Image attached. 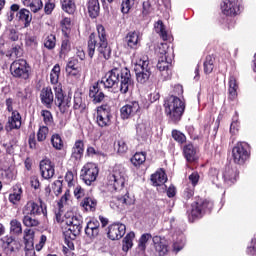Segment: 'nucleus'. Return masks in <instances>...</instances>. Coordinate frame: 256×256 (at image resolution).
I'll return each mask as SVG.
<instances>
[{
	"mask_svg": "<svg viewBox=\"0 0 256 256\" xmlns=\"http://www.w3.org/2000/svg\"><path fill=\"white\" fill-rule=\"evenodd\" d=\"M125 42L130 49H137V45H139V32H129L125 37Z\"/></svg>",
	"mask_w": 256,
	"mask_h": 256,
	"instance_id": "nucleus-30",
	"label": "nucleus"
},
{
	"mask_svg": "<svg viewBox=\"0 0 256 256\" xmlns=\"http://www.w3.org/2000/svg\"><path fill=\"white\" fill-rule=\"evenodd\" d=\"M55 105L59 107L61 113H67V109L71 107V98H65L61 87L54 88Z\"/></svg>",
	"mask_w": 256,
	"mask_h": 256,
	"instance_id": "nucleus-13",
	"label": "nucleus"
},
{
	"mask_svg": "<svg viewBox=\"0 0 256 256\" xmlns=\"http://www.w3.org/2000/svg\"><path fill=\"white\" fill-rule=\"evenodd\" d=\"M183 155L188 163H195V161L199 159V156L197 155V148H195L191 143L184 145Z\"/></svg>",
	"mask_w": 256,
	"mask_h": 256,
	"instance_id": "nucleus-20",
	"label": "nucleus"
},
{
	"mask_svg": "<svg viewBox=\"0 0 256 256\" xmlns=\"http://www.w3.org/2000/svg\"><path fill=\"white\" fill-rule=\"evenodd\" d=\"M146 159L145 152H136L130 161L134 167H139L140 165H143V162L146 161Z\"/></svg>",
	"mask_w": 256,
	"mask_h": 256,
	"instance_id": "nucleus-36",
	"label": "nucleus"
},
{
	"mask_svg": "<svg viewBox=\"0 0 256 256\" xmlns=\"http://www.w3.org/2000/svg\"><path fill=\"white\" fill-rule=\"evenodd\" d=\"M79 61L75 58H72L66 66V73H73V70L79 69Z\"/></svg>",
	"mask_w": 256,
	"mask_h": 256,
	"instance_id": "nucleus-48",
	"label": "nucleus"
},
{
	"mask_svg": "<svg viewBox=\"0 0 256 256\" xmlns=\"http://www.w3.org/2000/svg\"><path fill=\"white\" fill-rule=\"evenodd\" d=\"M25 7H30L32 13H38L43 9V1L41 0H22Z\"/></svg>",
	"mask_w": 256,
	"mask_h": 256,
	"instance_id": "nucleus-32",
	"label": "nucleus"
},
{
	"mask_svg": "<svg viewBox=\"0 0 256 256\" xmlns=\"http://www.w3.org/2000/svg\"><path fill=\"white\" fill-rule=\"evenodd\" d=\"M40 99L44 105H51L53 103V90L50 87L43 88L40 93Z\"/></svg>",
	"mask_w": 256,
	"mask_h": 256,
	"instance_id": "nucleus-31",
	"label": "nucleus"
},
{
	"mask_svg": "<svg viewBox=\"0 0 256 256\" xmlns=\"http://www.w3.org/2000/svg\"><path fill=\"white\" fill-rule=\"evenodd\" d=\"M61 73V67L59 64H56L50 74V81L53 85L59 83V74Z\"/></svg>",
	"mask_w": 256,
	"mask_h": 256,
	"instance_id": "nucleus-42",
	"label": "nucleus"
},
{
	"mask_svg": "<svg viewBox=\"0 0 256 256\" xmlns=\"http://www.w3.org/2000/svg\"><path fill=\"white\" fill-rule=\"evenodd\" d=\"M97 123L99 127H109L111 124V114H109V112L106 110L98 112Z\"/></svg>",
	"mask_w": 256,
	"mask_h": 256,
	"instance_id": "nucleus-29",
	"label": "nucleus"
},
{
	"mask_svg": "<svg viewBox=\"0 0 256 256\" xmlns=\"http://www.w3.org/2000/svg\"><path fill=\"white\" fill-rule=\"evenodd\" d=\"M165 114L172 123H179L185 113V102L177 96H169L164 102Z\"/></svg>",
	"mask_w": 256,
	"mask_h": 256,
	"instance_id": "nucleus-4",
	"label": "nucleus"
},
{
	"mask_svg": "<svg viewBox=\"0 0 256 256\" xmlns=\"http://www.w3.org/2000/svg\"><path fill=\"white\" fill-rule=\"evenodd\" d=\"M22 213L23 215H32L33 217H37V215L45 213V211H43V207L39 206V204L35 202H28L24 206Z\"/></svg>",
	"mask_w": 256,
	"mask_h": 256,
	"instance_id": "nucleus-22",
	"label": "nucleus"
},
{
	"mask_svg": "<svg viewBox=\"0 0 256 256\" xmlns=\"http://www.w3.org/2000/svg\"><path fill=\"white\" fill-rule=\"evenodd\" d=\"M118 205H133V199L129 197V194L117 197Z\"/></svg>",
	"mask_w": 256,
	"mask_h": 256,
	"instance_id": "nucleus-50",
	"label": "nucleus"
},
{
	"mask_svg": "<svg viewBox=\"0 0 256 256\" xmlns=\"http://www.w3.org/2000/svg\"><path fill=\"white\" fill-rule=\"evenodd\" d=\"M5 249H8L10 253H15L21 249V242L15 239L13 236H6L4 238Z\"/></svg>",
	"mask_w": 256,
	"mask_h": 256,
	"instance_id": "nucleus-23",
	"label": "nucleus"
},
{
	"mask_svg": "<svg viewBox=\"0 0 256 256\" xmlns=\"http://www.w3.org/2000/svg\"><path fill=\"white\" fill-rule=\"evenodd\" d=\"M6 107L9 113H12L11 117H8V122L5 125L7 133L13 131V129H21V114L17 110H13V99H6Z\"/></svg>",
	"mask_w": 256,
	"mask_h": 256,
	"instance_id": "nucleus-6",
	"label": "nucleus"
},
{
	"mask_svg": "<svg viewBox=\"0 0 256 256\" xmlns=\"http://www.w3.org/2000/svg\"><path fill=\"white\" fill-rule=\"evenodd\" d=\"M151 181L155 187H159V185L167 183V174H165V170L159 169L154 174H152Z\"/></svg>",
	"mask_w": 256,
	"mask_h": 256,
	"instance_id": "nucleus-25",
	"label": "nucleus"
},
{
	"mask_svg": "<svg viewBox=\"0 0 256 256\" xmlns=\"http://www.w3.org/2000/svg\"><path fill=\"white\" fill-rule=\"evenodd\" d=\"M142 7V15L144 17H147V15H149L153 11V8L151 7V2L149 1L143 2Z\"/></svg>",
	"mask_w": 256,
	"mask_h": 256,
	"instance_id": "nucleus-55",
	"label": "nucleus"
},
{
	"mask_svg": "<svg viewBox=\"0 0 256 256\" xmlns=\"http://www.w3.org/2000/svg\"><path fill=\"white\" fill-rule=\"evenodd\" d=\"M104 89H113L115 85L120 84V93L123 95L129 93V87L133 85L131 71L127 67H123L119 63H114L110 71L102 78Z\"/></svg>",
	"mask_w": 256,
	"mask_h": 256,
	"instance_id": "nucleus-1",
	"label": "nucleus"
},
{
	"mask_svg": "<svg viewBox=\"0 0 256 256\" xmlns=\"http://www.w3.org/2000/svg\"><path fill=\"white\" fill-rule=\"evenodd\" d=\"M63 222L68 227L63 232L64 243L67 245L68 249L73 251L75 249L73 242L81 235V231H83V219L81 216H71V214L67 213Z\"/></svg>",
	"mask_w": 256,
	"mask_h": 256,
	"instance_id": "nucleus-3",
	"label": "nucleus"
},
{
	"mask_svg": "<svg viewBox=\"0 0 256 256\" xmlns=\"http://www.w3.org/2000/svg\"><path fill=\"white\" fill-rule=\"evenodd\" d=\"M29 251H33V240H29L26 238L25 240V253L29 255Z\"/></svg>",
	"mask_w": 256,
	"mask_h": 256,
	"instance_id": "nucleus-63",
	"label": "nucleus"
},
{
	"mask_svg": "<svg viewBox=\"0 0 256 256\" xmlns=\"http://www.w3.org/2000/svg\"><path fill=\"white\" fill-rule=\"evenodd\" d=\"M51 143L54 149H57V151H61V149H63V140L59 134L52 135Z\"/></svg>",
	"mask_w": 256,
	"mask_h": 256,
	"instance_id": "nucleus-43",
	"label": "nucleus"
},
{
	"mask_svg": "<svg viewBox=\"0 0 256 256\" xmlns=\"http://www.w3.org/2000/svg\"><path fill=\"white\" fill-rule=\"evenodd\" d=\"M25 43L28 47L37 45V37L27 34L25 37Z\"/></svg>",
	"mask_w": 256,
	"mask_h": 256,
	"instance_id": "nucleus-57",
	"label": "nucleus"
},
{
	"mask_svg": "<svg viewBox=\"0 0 256 256\" xmlns=\"http://www.w3.org/2000/svg\"><path fill=\"white\" fill-rule=\"evenodd\" d=\"M232 157L234 163L237 165H243L245 161L249 159V151H247V144L245 143H238L232 149Z\"/></svg>",
	"mask_w": 256,
	"mask_h": 256,
	"instance_id": "nucleus-11",
	"label": "nucleus"
},
{
	"mask_svg": "<svg viewBox=\"0 0 256 256\" xmlns=\"http://www.w3.org/2000/svg\"><path fill=\"white\" fill-rule=\"evenodd\" d=\"M134 71L136 73L138 83H147V81H149V77H151V66L149 65V60H140V62L135 65Z\"/></svg>",
	"mask_w": 256,
	"mask_h": 256,
	"instance_id": "nucleus-9",
	"label": "nucleus"
},
{
	"mask_svg": "<svg viewBox=\"0 0 256 256\" xmlns=\"http://www.w3.org/2000/svg\"><path fill=\"white\" fill-rule=\"evenodd\" d=\"M44 47H46V49H54L55 48V35L51 34L46 38Z\"/></svg>",
	"mask_w": 256,
	"mask_h": 256,
	"instance_id": "nucleus-54",
	"label": "nucleus"
},
{
	"mask_svg": "<svg viewBox=\"0 0 256 256\" xmlns=\"http://www.w3.org/2000/svg\"><path fill=\"white\" fill-rule=\"evenodd\" d=\"M101 224L99 221H89L85 227V235L89 239H97L99 237V227Z\"/></svg>",
	"mask_w": 256,
	"mask_h": 256,
	"instance_id": "nucleus-21",
	"label": "nucleus"
},
{
	"mask_svg": "<svg viewBox=\"0 0 256 256\" xmlns=\"http://www.w3.org/2000/svg\"><path fill=\"white\" fill-rule=\"evenodd\" d=\"M155 29H156V32L159 33L163 41H167V39H169V36L167 35V31L165 30V25L163 24V21L159 20L155 25Z\"/></svg>",
	"mask_w": 256,
	"mask_h": 256,
	"instance_id": "nucleus-40",
	"label": "nucleus"
},
{
	"mask_svg": "<svg viewBox=\"0 0 256 256\" xmlns=\"http://www.w3.org/2000/svg\"><path fill=\"white\" fill-rule=\"evenodd\" d=\"M101 87H103V80L90 87L89 97L93 99V103H101L105 99V93H103Z\"/></svg>",
	"mask_w": 256,
	"mask_h": 256,
	"instance_id": "nucleus-18",
	"label": "nucleus"
},
{
	"mask_svg": "<svg viewBox=\"0 0 256 256\" xmlns=\"http://www.w3.org/2000/svg\"><path fill=\"white\" fill-rule=\"evenodd\" d=\"M98 35L95 33L90 34L88 40V56L93 59L95 49H97L100 57L109 59L111 57V47L107 42V34H105V27L100 25L97 27Z\"/></svg>",
	"mask_w": 256,
	"mask_h": 256,
	"instance_id": "nucleus-2",
	"label": "nucleus"
},
{
	"mask_svg": "<svg viewBox=\"0 0 256 256\" xmlns=\"http://www.w3.org/2000/svg\"><path fill=\"white\" fill-rule=\"evenodd\" d=\"M14 57H21V55H23V50L21 49V46L19 45H12V51L10 56Z\"/></svg>",
	"mask_w": 256,
	"mask_h": 256,
	"instance_id": "nucleus-60",
	"label": "nucleus"
},
{
	"mask_svg": "<svg viewBox=\"0 0 256 256\" xmlns=\"http://www.w3.org/2000/svg\"><path fill=\"white\" fill-rule=\"evenodd\" d=\"M81 207H83L85 211H95L97 207V200L91 197H86L82 200Z\"/></svg>",
	"mask_w": 256,
	"mask_h": 256,
	"instance_id": "nucleus-35",
	"label": "nucleus"
},
{
	"mask_svg": "<svg viewBox=\"0 0 256 256\" xmlns=\"http://www.w3.org/2000/svg\"><path fill=\"white\" fill-rule=\"evenodd\" d=\"M9 40L10 41H19V35L17 34V30L10 29L9 30Z\"/></svg>",
	"mask_w": 256,
	"mask_h": 256,
	"instance_id": "nucleus-64",
	"label": "nucleus"
},
{
	"mask_svg": "<svg viewBox=\"0 0 256 256\" xmlns=\"http://www.w3.org/2000/svg\"><path fill=\"white\" fill-rule=\"evenodd\" d=\"M41 115L46 125H51V123H53V115L49 110H42Z\"/></svg>",
	"mask_w": 256,
	"mask_h": 256,
	"instance_id": "nucleus-51",
	"label": "nucleus"
},
{
	"mask_svg": "<svg viewBox=\"0 0 256 256\" xmlns=\"http://www.w3.org/2000/svg\"><path fill=\"white\" fill-rule=\"evenodd\" d=\"M167 49L169 46L167 43H162L159 45L158 53H159V60L157 63V69L160 72V75L163 77V81H167V79H171V63L167 61Z\"/></svg>",
	"mask_w": 256,
	"mask_h": 256,
	"instance_id": "nucleus-5",
	"label": "nucleus"
},
{
	"mask_svg": "<svg viewBox=\"0 0 256 256\" xmlns=\"http://www.w3.org/2000/svg\"><path fill=\"white\" fill-rule=\"evenodd\" d=\"M71 51V43L69 42V37H65L62 41L60 55H65Z\"/></svg>",
	"mask_w": 256,
	"mask_h": 256,
	"instance_id": "nucleus-49",
	"label": "nucleus"
},
{
	"mask_svg": "<svg viewBox=\"0 0 256 256\" xmlns=\"http://www.w3.org/2000/svg\"><path fill=\"white\" fill-rule=\"evenodd\" d=\"M40 173H41V177H43V179L49 180V179H53V177L55 176V164H53V162H51V160L49 159H44L40 162Z\"/></svg>",
	"mask_w": 256,
	"mask_h": 256,
	"instance_id": "nucleus-16",
	"label": "nucleus"
},
{
	"mask_svg": "<svg viewBox=\"0 0 256 256\" xmlns=\"http://www.w3.org/2000/svg\"><path fill=\"white\" fill-rule=\"evenodd\" d=\"M125 231H127L125 224L114 223L108 227V237L111 241H118L123 238Z\"/></svg>",
	"mask_w": 256,
	"mask_h": 256,
	"instance_id": "nucleus-14",
	"label": "nucleus"
},
{
	"mask_svg": "<svg viewBox=\"0 0 256 256\" xmlns=\"http://www.w3.org/2000/svg\"><path fill=\"white\" fill-rule=\"evenodd\" d=\"M223 177L225 182L228 183V185H233V183L237 181V177H239V173H237V170H233V168L227 166L223 173Z\"/></svg>",
	"mask_w": 256,
	"mask_h": 256,
	"instance_id": "nucleus-27",
	"label": "nucleus"
},
{
	"mask_svg": "<svg viewBox=\"0 0 256 256\" xmlns=\"http://www.w3.org/2000/svg\"><path fill=\"white\" fill-rule=\"evenodd\" d=\"M10 231L14 235H21V233H23V227L21 225V222H19L17 219L11 220Z\"/></svg>",
	"mask_w": 256,
	"mask_h": 256,
	"instance_id": "nucleus-38",
	"label": "nucleus"
},
{
	"mask_svg": "<svg viewBox=\"0 0 256 256\" xmlns=\"http://www.w3.org/2000/svg\"><path fill=\"white\" fill-rule=\"evenodd\" d=\"M213 63V57L207 56L206 61L204 62V73H206V75H208L209 73H213V69L215 67Z\"/></svg>",
	"mask_w": 256,
	"mask_h": 256,
	"instance_id": "nucleus-45",
	"label": "nucleus"
},
{
	"mask_svg": "<svg viewBox=\"0 0 256 256\" xmlns=\"http://www.w3.org/2000/svg\"><path fill=\"white\" fill-rule=\"evenodd\" d=\"M229 95L231 99H235L237 97V80L235 77L231 76L229 78Z\"/></svg>",
	"mask_w": 256,
	"mask_h": 256,
	"instance_id": "nucleus-39",
	"label": "nucleus"
},
{
	"mask_svg": "<svg viewBox=\"0 0 256 256\" xmlns=\"http://www.w3.org/2000/svg\"><path fill=\"white\" fill-rule=\"evenodd\" d=\"M152 241L158 256H165L169 253V246L167 245L165 239L161 238V236H154Z\"/></svg>",
	"mask_w": 256,
	"mask_h": 256,
	"instance_id": "nucleus-19",
	"label": "nucleus"
},
{
	"mask_svg": "<svg viewBox=\"0 0 256 256\" xmlns=\"http://www.w3.org/2000/svg\"><path fill=\"white\" fill-rule=\"evenodd\" d=\"M139 111H141V106H139V102L137 101H132L120 109L122 119H130V117H135Z\"/></svg>",
	"mask_w": 256,
	"mask_h": 256,
	"instance_id": "nucleus-15",
	"label": "nucleus"
},
{
	"mask_svg": "<svg viewBox=\"0 0 256 256\" xmlns=\"http://www.w3.org/2000/svg\"><path fill=\"white\" fill-rule=\"evenodd\" d=\"M16 17L19 21L24 23V27H29L31 25V21H33V16L31 12L25 8L19 10L16 14Z\"/></svg>",
	"mask_w": 256,
	"mask_h": 256,
	"instance_id": "nucleus-26",
	"label": "nucleus"
},
{
	"mask_svg": "<svg viewBox=\"0 0 256 256\" xmlns=\"http://www.w3.org/2000/svg\"><path fill=\"white\" fill-rule=\"evenodd\" d=\"M74 109H79L80 111H85L87 105L83 102V98H81V94L77 93L74 95Z\"/></svg>",
	"mask_w": 256,
	"mask_h": 256,
	"instance_id": "nucleus-41",
	"label": "nucleus"
},
{
	"mask_svg": "<svg viewBox=\"0 0 256 256\" xmlns=\"http://www.w3.org/2000/svg\"><path fill=\"white\" fill-rule=\"evenodd\" d=\"M85 144H83V141L81 140H77L75 142L74 147L72 148V159H75V161H79V159H81V157H83V153L85 151L84 149Z\"/></svg>",
	"mask_w": 256,
	"mask_h": 256,
	"instance_id": "nucleus-28",
	"label": "nucleus"
},
{
	"mask_svg": "<svg viewBox=\"0 0 256 256\" xmlns=\"http://www.w3.org/2000/svg\"><path fill=\"white\" fill-rule=\"evenodd\" d=\"M29 64L25 59H18L11 63L10 71L13 77L17 79H27L29 77Z\"/></svg>",
	"mask_w": 256,
	"mask_h": 256,
	"instance_id": "nucleus-7",
	"label": "nucleus"
},
{
	"mask_svg": "<svg viewBox=\"0 0 256 256\" xmlns=\"http://www.w3.org/2000/svg\"><path fill=\"white\" fill-rule=\"evenodd\" d=\"M239 5V0H224L221 9L224 15L233 17V15H238Z\"/></svg>",
	"mask_w": 256,
	"mask_h": 256,
	"instance_id": "nucleus-17",
	"label": "nucleus"
},
{
	"mask_svg": "<svg viewBox=\"0 0 256 256\" xmlns=\"http://www.w3.org/2000/svg\"><path fill=\"white\" fill-rule=\"evenodd\" d=\"M61 5L65 13H68L69 15L75 13V2L73 0H61Z\"/></svg>",
	"mask_w": 256,
	"mask_h": 256,
	"instance_id": "nucleus-37",
	"label": "nucleus"
},
{
	"mask_svg": "<svg viewBox=\"0 0 256 256\" xmlns=\"http://www.w3.org/2000/svg\"><path fill=\"white\" fill-rule=\"evenodd\" d=\"M53 9H55V3L53 2H47L44 6V12L46 15H51V13H53Z\"/></svg>",
	"mask_w": 256,
	"mask_h": 256,
	"instance_id": "nucleus-61",
	"label": "nucleus"
},
{
	"mask_svg": "<svg viewBox=\"0 0 256 256\" xmlns=\"http://www.w3.org/2000/svg\"><path fill=\"white\" fill-rule=\"evenodd\" d=\"M88 15L91 19H97L99 13H101V5L99 0H89L87 2Z\"/></svg>",
	"mask_w": 256,
	"mask_h": 256,
	"instance_id": "nucleus-24",
	"label": "nucleus"
},
{
	"mask_svg": "<svg viewBox=\"0 0 256 256\" xmlns=\"http://www.w3.org/2000/svg\"><path fill=\"white\" fill-rule=\"evenodd\" d=\"M52 189L54 191V193L56 195H61L62 191H63V185L61 184V181L60 180H57L55 181L53 184H52Z\"/></svg>",
	"mask_w": 256,
	"mask_h": 256,
	"instance_id": "nucleus-59",
	"label": "nucleus"
},
{
	"mask_svg": "<svg viewBox=\"0 0 256 256\" xmlns=\"http://www.w3.org/2000/svg\"><path fill=\"white\" fill-rule=\"evenodd\" d=\"M117 145H118V153H127L129 147L127 146V143L125 142V140H118Z\"/></svg>",
	"mask_w": 256,
	"mask_h": 256,
	"instance_id": "nucleus-58",
	"label": "nucleus"
},
{
	"mask_svg": "<svg viewBox=\"0 0 256 256\" xmlns=\"http://www.w3.org/2000/svg\"><path fill=\"white\" fill-rule=\"evenodd\" d=\"M19 9H20L19 4L11 5L10 12L8 13V21H13V19H15V13H17Z\"/></svg>",
	"mask_w": 256,
	"mask_h": 256,
	"instance_id": "nucleus-56",
	"label": "nucleus"
},
{
	"mask_svg": "<svg viewBox=\"0 0 256 256\" xmlns=\"http://www.w3.org/2000/svg\"><path fill=\"white\" fill-rule=\"evenodd\" d=\"M152 238L153 236H151L149 233L143 234L139 239L138 249L140 251H145V249H147V241Z\"/></svg>",
	"mask_w": 256,
	"mask_h": 256,
	"instance_id": "nucleus-44",
	"label": "nucleus"
},
{
	"mask_svg": "<svg viewBox=\"0 0 256 256\" xmlns=\"http://www.w3.org/2000/svg\"><path fill=\"white\" fill-rule=\"evenodd\" d=\"M30 183L34 189H39V187H41V182H39V177L37 176H32L30 178Z\"/></svg>",
	"mask_w": 256,
	"mask_h": 256,
	"instance_id": "nucleus-62",
	"label": "nucleus"
},
{
	"mask_svg": "<svg viewBox=\"0 0 256 256\" xmlns=\"http://www.w3.org/2000/svg\"><path fill=\"white\" fill-rule=\"evenodd\" d=\"M14 193L9 195V201L10 203H17V201H21V193H23V190L19 187H17V190L14 189Z\"/></svg>",
	"mask_w": 256,
	"mask_h": 256,
	"instance_id": "nucleus-47",
	"label": "nucleus"
},
{
	"mask_svg": "<svg viewBox=\"0 0 256 256\" xmlns=\"http://www.w3.org/2000/svg\"><path fill=\"white\" fill-rule=\"evenodd\" d=\"M133 239H135L134 232H130L124 237L122 241V251L127 253V251L133 247Z\"/></svg>",
	"mask_w": 256,
	"mask_h": 256,
	"instance_id": "nucleus-34",
	"label": "nucleus"
},
{
	"mask_svg": "<svg viewBox=\"0 0 256 256\" xmlns=\"http://www.w3.org/2000/svg\"><path fill=\"white\" fill-rule=\"evenodd\" d=\"M98 175L99 168L93 163H88L82 168L80 177L86 185H91V183L97 180Z\"/></svg>",
	"mask_w": 256,
	"mask_h": 256,
	"instance_id": "nucleus-10",
	"label": "nucleus"
},
{
	"mask_svg": "<svg viewBox=\"0 0 256 256\" xmlns=\"http://www.w3.org/2000/svg\"><path fill=\"white\" fill-rule=\"evenodd\" d=\"M172 137L175 141H177L178 143H185L186 141V137L184 136L183 133L177 131V130H174L172 131Z\"/></svg>",
	"mask_w": 256,
	"mask_h": 256,
	"instance_id": "nucleus-52",
	"label": "nucleus"
},
{
	"mask_svg": "<svg viewBox=\"0 0 256 256\" xmlns=\"http://www.w3.org/2000/svg\"><path fill=\"white\" fill-rule=\"evenodd\" d=\"M110 185L113 186L115 191L123 189L125 181L127 180V172L123 167H116L113 173L108 177Z\"/></svg>",
	"mask_w": 256,
	"mask_h": 256,
	"instance_id": "nucleus-8",
	"label": "nucleus"
},
{
	"mask_svg": "<svg viewBox=\"0 0 256 256\" xmlns=\"http://www.w3.org/2000/svg\"><path fill=\"white\" fill-rule=\"evenodd\" d=\"M213 209V202L204 200L200 202H196L192 204V210H191V217L193 219H197L199 217H202L203 213H211V210Z\"/></svg>",
	"mask_w": 256,
	"mask_h": 256,
	"instance_id": "nucleus-12",
	"label": "nucleus"
},
{
	"mask_svg": "<svg viewBox=\"0 0 256 256\" xmlns=\"http://www.w3.org/2000/svg\"><path fill=\"white\" fill-rule=\"evenodd\" d=\"M47 132H48V129L47 127L43 126V127H40L38 133H37V141H45L47 139Z\"/></svg>",
	"mask_w": 256,
	"mask_h": 256,
	"instance_id": "nucleus-53",
	"label": "nucleus"
},
{
	"mask_svg": "<svg viewBox=\"0 0 256 256\" xmlns=\"http://www.w3.org/2000/svg\"><path fill=\"white\" fill-rule=\"evenodd\" d=\"M133 5H135V0H122V4H121V11L124 14L129 13V11H131V7H133Z\"/></svg>",
	"mask_w": 256,
	"mask_h": 256,
	"instance_id": "nucleus-46",
	"label": "nucleus"
},
{
	"mask_svg": "<svg viewBox=\"0 0 256 256\" xmlns=\"http://www.w3.org/2000/svg\"><path fill=\"white\" fill-rule=\"evenodd\" d=\"M24 217L22 219V223L25 227H39L41 222L37 219V216H33L31 214H23Z\"/></svg>",
	"mask_w": 256,
	"mask_h": 256,
	"instance_id": "nucleus-33",
	"label": "nucleus"
}]
</instances>
